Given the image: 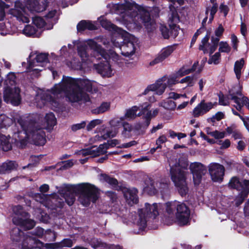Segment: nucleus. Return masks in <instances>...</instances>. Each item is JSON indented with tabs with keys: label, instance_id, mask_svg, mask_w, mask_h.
<instances>
[{
	"label": "nucleus",
	"instance_id": "obj_46",
	"mask_svg": "<svg viewBox=\"0 0 249 249\" xmlns=\"http://www.w3.org/2000/svg\"><path fill=\"white\" fill-rule=\"evenodd\" d=\"M13 123V120L5 115H0V126L6 127L10 126Z\"/></svg>",
	"mask_w": 249,
	"mask_h": 249
},
{
	"label": "nucleus",
	"instance_id": "obj_23",
	"mask_svg": "<svg viewBox=\"0 0 249 249\" xmlns=\"http://www.w3.org/2000/svg\"><path fill=\"white\" fill-rule=\"evenodd\" d=\"M133 36L127 40L124 44H123L120 50L121 53L124 56H130L134 54L136 51V47L134 44Z\"/></svg>",
	"mask_w": 249,
	"mask_h": 249
},
{
	"label": "nucleus",
	"instance_id": "obj_2",
	"mask_svg": "<svg viewBox=\"0 0 249 249\" xmlns=\"http://www.w3.org/2000/svg\"><path fill=\"white\" fill-rule=\"evenodd\" d=\"M59 194L64 198L69 206L75 200V195L79 196V202L84 206H88L91 202L94 203L99 197L98 190L88 183H82L72 188L65 187L58 190Z\"/></svg>",
	"mask_w": 249,
	"mask_h": 249
},
{
	"label": "nucleus",
	"instance_id": "obj_60",
	"mask_svg": "<svg viewBox=\"0 0 249 249\" xmlns=\"http://www.w3.org/2000/svg\"><path fill=\"white\" fill-rule=\"evenodd\" d=\"M221 56V54L220 52H216L213 55L211 58L208 61L209 64H211L213 62L214 64H217L218 63V60L219 59Z\"/></svg>",
	"mask_w": 249,
	"mask_h": 249
},
{
	"label": "nucleus",
	"instance_id": "obj_5",
	"mask_svg": "<svg viewBox=\"0 0 249 249\" xmlns=\"http://www.w3.org/2000/svg\"><path fill=\"white\" fill-rule=\"evenodd\" d=\"M166 212L169 215L175 214L176 222L178 225L184 226L189 222L190 210L183 203L175 201L166 203Z\"/></svg>",
	"mask_w": 249,
	"mask_h": 249
},
{
	"label": "nucleus",
	"instance_id": "obj_42",
	"mask_svg": "<svg viewBox=\"0 0 249 249\" xmlns=\"http://www.w3.org/2000/svg\"><path fill=\"white\" fill-rule=\"evenodd\" d=\"M242 181H240L239 178L236 177H233L230 180L229 183V186L230 188L236 189L240 191Z\"/></svg>",
	"mask_w": 249,
	"mask_h": 249
},
{
	"label": "nucleus",
	"instance_id": "obj_49",
	"mask_svg": "<svg viewBox=\"0 0 249 249\" xmlns=\"http://www.w3.org/2000/svg\"><path fill=\"white\" fill-rule=\"evenodd\" d=\"M159 109L158 108L155 109L153 110L148 111L145 115V118L146 120V126H147L149 124L150 120L152 118L157 116L159 113Z\"/></svg>",
	"mask_w": 249,
	"mask_h": 249
},
{
	"label": "nucleus",
	"instance_id": "obj_15",
	"mask_svg": "<svg viewBox=\"0 0 249 249\" xmlns=\"http://www.w3.org/2000/svg\"><path fill=\"white\" fill-rule=\"evenodd\" d=\"M124 117L114 118L109 121V124L111 129L107 131L106 132L102 135V138L106 140L108 138L115 137L119 132V128L121 127L123 124Z\"/></svg>",
	"mask_w": 249,
	"mask_h": 249
},
{
	"label": "nucleus",
	"instance_id": "obj_48",
	"mask_svg": "<svg viewBox=\"0 0 249 249\" xmlns=\"http://www.w3.org/2000/svg\"><path fill=\"white\" fill-rule=\"evenodd\" d=\"M110 107V103L104 102L100 106V107L95 109V113L100 114L105 112L109 109Z\"/></svg>",
	"mask_w": 249,
	"mask_h": 249
},
{
	"label": "nucleus",
	"instance_id": "obj_10",
	"mask_svg": "<svg viewBox=\"0 0 249 249\" xmlns=\"http://www.w3.org/2000/svg\"><path fill=\"white\" fill-rule=\"evenodd\" d=\"M4 83L7 85L4 91V100L7 103H11L14 106L18 105L21 100L19 94L20 89L18 88H13L8 85L13 86L15 84L14 79H6Z\"/></svg>",
	"mask_w": 249,
	"mask_h": 249
},
{
	"label": "nucleus",
	"instance_id": "obj_32",
	"mask_svg": "<svg viewBox=\"0 0 249 249\" xmlns=\"http://www.w3.org/2000/svg\"><path fill=\"white\" fill-rule=\"evenodd\" d=\"M157 182L155 181L151 178L146 179L145 181V186L144 191L149 195H154L157 192V187L156 185Z\"/></svg>",
	"mask_w": 249,
	"mask_h": 249
},
{
	"label": "nucleus",
	"instance_id": "obj_55",
	"mask_svg": "<svg viewBox=\"0 0 249 249\" xmlns=\"http://www.w3.org/2000/svg\"><path fill=\"white\" fill-rule=\"evenodd\" d=\"M102 123V121L100 119H95L90 121L87 126V129L88 131L91 130L96 125Z\"/></svg>",
	"mask_w": 249,
	"mask_h": 249
},
{
	"label": "nucleus",
	"instance_id": "obj_22",
	"mask_svg": "<svg viewBox=\"0 0 249 249\" xmlns=\"http://www.w3.org/2000/svg\"><path fill=\"white\" fill-rule=\"evenodd\" d=\"M231 99L236 104L234 107L240 112H242L243 107L245 106L249 110V99L241 93L240 97L236 96L233 93L231 94Z\"/></svg>",
	"mask_w": 249,
	"mask_h": 249
},
{
	"label": "nucleus",
	"instance_id": "obj_11",
	"mask_svg": "<svg viewBox=\"0 0 249 249\" xmlns=\"http://www.w3.org/2000/svg\"><path fill=\"white\" fill-rule=\"evenodd\" d=\"M211 179L214 182H221L225 174V167L223 165L216 162H212L208 166Z\"/></svg>",
	"mask_w": 249,
	"mask_h": 249
},
{
	"label": "nucleus",
	"instance_id": "obj_29",
	"mask_svg": "<svg viewBox=\"0 0 249 249\" xmlns=\"http://www.w3.org/2000/svg\"><path fill=\"white\" fill-rule=\"evenodd\" d=\"M27 3L30 5L32 10L38 13L45 10L48 6L47 0H44L42 1V5L40 4L36 0H29Z\"/></svg>",
	"mask_w": 249,
	"mask_h": 249
},
{
	"label": "nucleus",
	"instance_id": "obj_63",
	"mask_svg": "<svg viewBox=\"0 0 249 249\" xmlns=\"http://www.w3.org/2000/svg\"><path fill=\"white\" fill-rule=\"evenodd\" d=\"M169 98L173 99L174 100H177L179 98H186L187 96L185 94H180L174 92H171L169 94Z\"/></svg>",
	"mask_w": 249,
	"mask_h": 249
},
{
	"label": "nucleus",
	"instance_id": "obj_38",
	"mask_svg": "<svg viewBox=\"0 0 249 249\" xmlns=\"http://www.w3.org/2000/svg\"><path fill=\"white\" fill-rule=\"evenodd\" d=\"M0 146L4 151H8L12 149V145L9 142V138L1 135L0 136Z\"/></svg>",
	"mask_w": 249,
	"mask_h": 249
},
{
	"label": "nucleus",
	"instance_id": "obj_64",
	"mask_svg": "<svg viewBox=\"0 0 249 249\" xmlns=\"http://www.w3.org/2000/svg\"><path fill=\"white\" fill-rule=\"evenodd\" d=\"M217 144L220 145L221 149H226L228 148L231 145V142L229 140L226 139L224 141H219Z\"/></svg>",
	"mask_w": 249,
	"mask_h": 249
},
{
	"label": "nucleus",
	"instance_id": "obj_25",
	"mask_svg": "<svg viewBox=\"0 0 249 249\" xmlns=\"http://www.w3.org/2000/svg\"><path fill=\"white\" fill-rule=\"evenodd\" d=\"M166 86V84L163 83L162 80L158 81L155 84L148 86L142 94L146 95L149 91L151 90L156 91L158 95H161L164 92Z\"/></svg>",
	"mask_w": 249,
	"mask_h": 249
},
{
	"label": "nucleus",
	"instance_id": "obj_20",
	"mask_svg": "<svg viewBox=\"0 0 249 249\" xmlns=\"http://www.w3.org/2000/svg\"><path fill=\"white\" fill-rule=\"evenodd\" d=\"M237 88V90L236 91L234 89H232L230 91L229 95H225L222 92H220L218 95V104L219 105L227 106H229L230 103V99H231V94L234 93L236 96L237 95L240 96L242 89V86L240 84H238L234 89Z\"/></svg>",
	"mask_w": 249,
	"mask_h": 249
},
{
	"label": "nucleus",
	"instance_id": "obj_12",
	"mask_svg": "<svg viewBox=\"0 0 249 249\" xmlns=\"http://www.w3.org/2000/svg\"><path fill=\"white\" fill-rule=\"evenodd\" d=\"M189 169L193 175L194 184L198 185L201 182L202 176L206 173V166L200 162H195L190 164Z\"/></svg>",
	"mask_w": 249,
	"mask_h": 249
},
{
	"label": "nucleus",
	"instance_id": "obj_24",
	"mask_svg": "<svg viewBox=\"0 0 249 249\" xmlns=\"http://www.w3.org/2000/svg\"><path fill=\"white\" fill-rule=\"evenodd\" d=\"M38 120L35 121V122H39V126H41L42 128L46 129H51L56 124V118L53 113H49L46 114L44 120V123L40 124V120L39 117H37Z\"/></svg>",
	"mask_w": 249,
	"mask_h": 249
},
{
	"label": "nucleus",
	"instance_id": "obj_47",
	"mask_svg": "<svg viewBox=\"0 0 249 249\" xmlns=\"http://www.w3.org/2000/svg\"><path fill=\"white\" fill-rule=\"evenodd\" d=\"M35 215H36L37 219L44 223H47L48 221L49 216L44 213L41 212L40 209H38Z\"/></svg>",
	"mask_w": 249,
	"mask_h": 249
},
{
	"label": "nucleus",
	"instance_id": "obj_16",
	"mask_svg": "<svg viewBox=\"0 0 249 249\" xmlns=\"http://www.w3.org/2000/svg\"><path fill=\"white\" fill-rule=\"evenodd\" d=\"M15 9L10 10V14L17 18V20L23 23H29L30 21L24 6L20 2H16Z\"/></svg>",
	"mask_w": 249,
	"mask_h": 249
},
{
	"label": "nucleus",
	"instance_id": "obj_18",
	"mask_svg": "<svg viewBox=\"0 0 249 249\" xmlns=\"http://www.w3.org/2000/svg\"><path fill=\"white\" fill-rule=\"evenodd\" d=\"M107 146L106 144L100 145L99 147L93 146L90 148L82 149L78 151L80 156H90L91 157L98 156L107 152Z\"/></svg>",
	"mask_w": 249,
	"mask_h": 249
},
{
	"label": "nucleus",
	"instance_id": "obj_9",
	"mask_svg": "<svg viewBox=\"0 0 249 249\" xmlns=\"http://www.w3.org/2000/svg\"><path fill=\"white\" fill-rule=\"evenodd\" d=\"M14 215L12 221L14 224L19 225L26 230L32 229L35 226V222L30 219V214L19 205L13 209Z\"/></svg>",
	"mask_w": 249,
	"mask_h": 249
},
{
	"label": "nucleus",
	"instance_id": "obj_7",
	"mask_svg": "<svg viewBox=\"0 0 249 249\" xmlns=\"http://www.w3.org/2000/svg\"><path fill=\"white\" fill-rule=\"evenodd\" d=\"M49 186L44 184L39 187V191L42 193L36 194L35 196V200L43 204L46 207L53 209L57 208H61L64 205V202L61 199L58 198L55 194L47 195L43 194L48 191Z\"/></svg>",
	"mask_w": 249,
	"mask_h": 249
},
{
	"label": "nucleus",
	"instance_id": "obj_13",
	"mask_svg": "<svg viewBox=\"0 0 249 249\" xmlns=\"http://www.w3.org/2000/svg\"><path fill=\"white\" fill-rule=\"evenodd\" d=\"M35 54V53L34 52H32L27 59L28 65L26 70L25 71L22 72L24 77H27V78H38L41 76V72L43 70L34 68L37 65L35 64L34 59H31Z\"/></svg>",
	"mask_w": 249,
	"mask_h": 249
},
{
	"label": "nucleus",
	"instance_id": "obj_39",
	"mask_svg": "<svg viewBox=\"0 0 249 249\" xmlns=\"http://www.w3.org/2000/svg\"><path fill=\"white\" fill-rule=\"evenodd\" d=\"M22 235L23 232L17 227L13 228L10 232L11 239L16 242L19 241L22 238Z\"/></svg>",
	"mask_w": 249,
	"mask_h": 249
},
{
	"label": "nucleus",
	"instance_id": "obj_36",
	"mask_svg": "<svg viewBox=\"0 0 249 249\" xmlns=\"http://www.w3.org/2000/svg\"><path fill=\"white\" fill-rule=\"evenodd\" d=\"M83 63L78 58L73 57L71 61L67 62V64L68 67L74 70H82Z\"/></svg>",
	"mask_w": 249,
	"mask_h": 249
},
{
	"label": "nucleus",
	"instance_id": "obj_28",
	"mask_svg": "<svg viewBox=\"0 0 249 249\" xmlns=\"http://www.w3.org/2000/svg\"><path fill=\"white\" fill-rule=\"evenodd\" d=\"M90 40L89 41H90ZM88 42V45L84 43L80 44L77 46V51L78 56L81 58L82 62H86L89 60V46Z\"/></svg>",
	"mask_w": 249,
	"mask_h": 249
},
{
	"label": "nucleus",
	"instance_id": "obj_14",
	"mask_svg": "<svg viewBox=\"0 0 249 249\" xmlns=\"http://www.w3.org/2000/svg\"><path fill=\"white\" fill-rule=\"evenodd\" d=\"M115 31V33L111 39V41L113 46L120 49L123 44L132 37L128 32L121 28H117Z\"/></svg>",
	"mask_w": 249,
	"mask_h": 249
},
{
	"label": "nucleus",
	"instance_id": "obj_62",
	"mask_svg": "<svg viewBox=\"0 0 249 249\" xmlns=\"http://www.w3.org/2000/svg\"><path fill=\"white\" fill-rule=\"evenodd\" d=\"M157 187V192L160 191L162 192L164 189H166L168 187V183L167 182H159L156 183Z\"/></svg>",
	"mask_w": 249,
	"mask_h": 249
},
{
	"label": "nucleus",
	"instance_id": "obj_50",
	"mask_svg": "<svg viewBox=\"0 0 249 249\" xmlns=\"http://www.w3.org/2000/svg\"><path fill=\"white\" fill-rule=\"evenodd\" d=\"M33 23L36 26L37 28H42L46 24V22L42 18L36 17L33 19Z\"/></svg>",
	"mask_w": 249,
	"mask_h": 249
},
{
	"label": "nucleus",
	"instance_id": "obj_17",
	"mask_svg": "<svg viewBox=\"0 0 249 249\" xmlns=\"http://www.w3.org/2000/svg\"><path fill=\"white\" fill-rule=\"evenodd\" d=\"M140 18L145 28L149 32L152 31L155 28V21L152 19L150 13L143 7L139 9Z\"/></svg>",
	"mask_w": 249,
	"mask_h": 249
},
{
	"label": "nucleus",
	"instance_id": "obj_54",
	"mask_svg": "<svg viewBox=\"0 0 249 249\" xmlns=\"http://www.w3.org/2000/svg\"><path fill=\"white\" fill-rule=\"evenodd\" d=\"M240 191L248 195L249 193V180L244 179L242 181Z\"/></svg>",
	"mask_w": 249,
	"mask_h": 249
},
{
	"label": "nucleus",
	"instance_id": "obj_6",
	"mask_svg": "<svg viewBox=\"0 0 249 249\" xmlns=\"http://www.w3.org/2000/svg\"><path fill=\"white\" fill-rule=\"evenodd\" d=\"M171 179L174 185L181 196H185L188 192L189 188L186 181L187 172L181 169L179 165H171Z\"/></svg>",
	"mask_w": 249,
	"mask_h": 249
},
{
	"label": "nucleus",
	"instance_id": "obj_8",
	"mask_svg": "<svg viewBox=\"0 0 249 249\" xmlns=\"http://www.w3.org/2000/svg\"><path fill=\"white\" fill-rule=\"evenodd\" d=\"M160 204L154 203L152 205L146 203L144 208L139 210L138 218L135 222L140 229H143L146 225L147 218H155L159 214Z\"/></svg>",
	"mask_w": 249,
	"mask_h": 249
},
{
	"label": "nucleus",
	"instance_id": "obj_21",
	"mask_svg": "<svg viewBox=\"0 0 249 249\" xmlns=\"http://www.w3.org/2000/svg\"><path fill=\"white\" fill-rule=\"evenodd\" d=\"M217 103H212V102L205 103L204 100L197 105L193 111V115L195 117H198L202 116L208 112L214 106H216Z\"/></svg>",
	"mask_w": 249,
	"mask_h": 249
},
{
	"label": "nucleus",
	"instance_id": "obj_44",
	"mask_svg": "<svg viewBox=\"0 0 249 249\" xmlns=\"http://www.w3.org/2000/svg\"><path fill=\"white\" fill-rule=\"evenodd\" d=\"M124 130L122 131V135L125 138H128L130 136V133L133 131L134 128L128 123H124L123 124Z\"/></svg>",
	"mask_w": 249,
	"mask_h": 249
},
{
	"label": "nucleus",
	"instance_id": "obj_51",
	"mask_svg": "<svg viewBox=\"0 0 249 249\" xmlns=\"http://www.w3.org/2000/svg\"><path fill=\"white\" fill-rule=\"evenodd\" d=\"M231 48L227 42L221 41L219 43V52L229 53L231 52Z\"/></svg>",
	"mask_w": 249,
	"mask_h": 249
},
{
	"label": "nucleus",
	"instance_id": "obj_34",
	"mask_svg": "<svg viewBox=\"0 0 249 249\" xmlns=\"http://www.w3.org/2000/svg\"><path fill=\"white\" fill-rule=\"evenodd\" d=\"M18 167V164L13 161H7L2 163L0 166V174H6L12 170H15Z\"/></svg>",
	"mask_w": 249,
	"mask_h": 249
},
{
	"label": "nucleus",
	"instance_id": "obj_52",
	"mask_svg": "<svg viewBox=\"0 0 249 249\" xmlns=\"http://www.w3.org/2000/svg\"><path fill=\"white\" fill-rule=\"evenodd\" d=\"M209 38V35H206L202 38L201 42V43L199 46V50L203 51L204 53H207V50L205 48V46L208 43Z\"/></svg>",
	"mask_w": 249,
	"mask_h": 249
},
{
	"label": "nucleus",
	"instance_id": "obj_35",
	"mask_svg": "<svg viewBox=\"0 0 249 249\" xmlns=\"http://www.w3.org/2000/svg\"><path fill=\"white\" fill-rule=\"evenodd\" d=\"M35 54L32 57L31 59H34L35 64L48 63L49 62V53H37V52H34Z\"/></svg>",
	"mask_w": 249,
	"mask_h": 249
},
{
	"label": "nucleus",
	"instance_id": "obj_56",
	"mask_svg": "<svg viewBox=\"0 0 249 249\" xmlns=\"http://www.w3.org/2000/svg\"><path fill=\"white\" fill-rule=\"evenodd\" d=\"M178 29L179 27H177L176 25H173L171 26L169 32L170 36L173 38H176L178 35Z\"/></svg>",
	"mask_w": 249,
	"mask_h": 249
},
{
	"label": "nucleus",
	"instance_id": "obj_61",
	"mask_svg": "<svg viewBox=\"0 0 249 249\" xmlns=\"http://www.w3.org/2000/svg\"><path fill=\"white\" fill-rule=\"evenodd\" d=\"M167 138L164 135L160 136L156 140L157 148H161V144L165 143L167 141Z\"/></svg>",
	"mask_w": 249,
	"mask_h": 249
},
{
	"label": "nucleus",
	"instance_id": "obj_33",
	"mask_svg": "<svg viewBox=\"0 0 249 249\" xmlns=\"http://www.w3.org/2000/svg\"><path fill=\"white\" fill-rule=\"evenodd\" d=\"M96 29V26L89 20H82L77 25V30L78 32H83L86 30L92 31Z\"/></svg>",
	"mask_w": 249,
	"mask_h": 249
},
{
	"label": "nucleus",
	"instance_id": "obj_57",
	"mask_svg": "<svg viewBox=\"0 0 249 249\" xmlns=\"http://www.w3.org/2000/svg\"><path fill=\"white\" fill-rule=\"evenodd\" d=\"M248 195L242 192L238 195L236 198V204L237 206L240 205L244 199L247 197Z\"/></svg>",
	"mask_w": 249,
	"mask_h": 249
},
{
	"label": "nucleus",
	"instance_id": "obj_30",
	"mask_svg": "<svg viewBox=\"0 0 249 249\" xmlns=\"http://www.w3.org/2000/svg\"><path fill=\"white\" fill-rule=\"evenodd\" d=\"M124 196L130 205L137 203L138 201L137 190L136 189H127L124 193Z\"/></svg>",
	"mask_w": 249,
	"mask_h": 249
},
{
	"label": "nucleus",
	"instance_id": "obj_4",
	"mask_svg": "<svg viewBox=\"0 0 249 249\" xmlns=\"http://www.w3.org/2000/svg\"><path fill=\"white\" fill-rule=\"evenodd\" d=\"M18 122L23 130L19 133L25 135L28 141H32L36 145H43L46 143L44 129L39 126L38 122L27 118H20Z\"/></svg>",
	"mask_w": 249,
	"mask_h": 249
},
{
	"label": "nucleus",
	"instance_id": "obj_37",
	"mask_svg": "<svg viewBox=\"0 0 249 249\" xmlns=\"http://www.w3.org/2000/svg\"><path fill=\"white\" fill-rule=\"evenodd\" d=\"M99 179L100 181L107 183L112 186H116L118 184V181L116 179L105 174H100Z\"/></svg>",
	"mask_w": 249,
	"mask_h": 249
},
{
	"label": "nucleus",
	"instance_id": "obj_43",
	"mask_svg": "<svg viewBox=\"0 0 249 249\" xmlns=\"http://www.w3.org/2000/svg\"><path fill=\"white\" fill-rule=\"evenodd\" d=\"M140 109V107L133 106L131 108L126 110L124 118H128L129 119H134L136 116V112Z\"/></svg>",
	"mask_w": 249,
	"mask_h": 249
},
{
	"label": "nucleus",
	"instance_id": "obj_59",
	"mask_svg": "<svg viewBox=\"0 0 249 249\" xmlns=\"http://www.w3.org/2000/svg\"><path fill=\"white\" fill-rule=\"evenodd\" d=\"M86 123L85 121H83L80 123L74 124L71 125V129L73 131H76L86 126Z\"/></svg>",
	"mask_w": 249,
	"mask_h": 249
},
{
	"label": "nucleus",
	"instance_id": "obj_3",
	"mask_svg": "<svg viewBox=\"0 0 249 249\" xmlns=\"http://www.w3.org/2000/svg\"><path fill=\"white\" fill-rule=\"evenodd\" d=\"M89 44L91 47V49L93 50V55H95L94 57L97 59L101 58L105 59L104 61H102L99 63L94 64V69L102 77H111L113 75L112 69L109 60L111 58L113 60L114 59H117L119 55L114 53H108L101 45L94 40H90Z\"/></svg>",
	"mask_w": 249,
	"mask_h": 249
},
{
	"label": "nucleus",
	"instance_id": "obj_53",
	"mask_svg": "<svg viewBox=\"0 0 249 249\" xmlns=\"http://www.w3.org/2000/svg\"><path fill=\"white\" fill-rule=\"evenodd\" d=\"M160 31L164 39H168L170 37V30L166 26L161 24L160 27Z\"/></svg>",
	"mask_w": 249,
	"mask_h": 249
},
{
	"label": "nucleus",
	"instance_id": "obj_41",
	"mask_svg": "<svg viewBox=\"0 0 249 249\" xmlns=\"http://www.w3.org/2000/svg\"><path fill=\"white\" fill-rule=\"evenodd\" d=\"M37 29L36 27L30 25L25 26L23 33L27 36H34L36 33Z\"/></svg>",
	"mask_w": 249,
	"mask_h": 249
},
{
	"label": "nucleus",
	"instance_id": "obj_31",
	"mask_svg": "<svg viewBox=\"0 0 249 249\" xmlns=\"http://www.w3.org/2000/svg\"><path fill=\"white\" fill-rule=\"evenodd\" d=\"M72 246V241L69 239H65L60 242L51 244H47L46 247L51 249H62L63 247H71Z\"/></svg>",
	"mask_w": 249,
	"mask_h": 249
},
{
	"label": "nucleus",
	"instance_id": "obj_40",
	"mask_svg": "<svg viewBox=\"0 0 249 249\" xmlns=\"http://www.w3.org/2000/svg\"><path fill=\"white\" fill-rule=\"evenodd\" d=\"M245 61L244 58H241L239 60H237L234 66V71L236 74V78H240L241 71L244 65Z\"/></svg>",
	"mask_w": 249,
	"mask_h": 249
},
{
	"label": "nucleus",
	"instance_id": "obj_19",
	"mask_svg": "<svg viewBox=\"0 0 249 249\" xmlns=\"http://www.w3.org/2000/svg\"><path fill=\"white\" fill-rule=\"evenodd\" d=\"M203 66L198 67V62H195L191 68L187 69L185 66L181 68L176 73V75L169 78H178L195 71L196 74H199L202 71Z\"/></svg>",
	"mask_w": 249,
	"mask_h": 249
},
{
	"label": "nucleus",
	"instance_id": "obj_1",
	"mask_svg": "<svg viewBox=\"0 0 249 249\" xmlns=\"http://www.w3.org/2000/svg\"><path fill=\"white\" fill-rule=\"evenodd\" d=\"M62 79L58 84L55 85L52 90L45 92L39 89L36 95L35 100L36 106L42 107L47 102L53 101V98H59L64 94L69 101L75 103L90 102L89 95L84 90L91 93L96 92V89H93L92 84L88 79Z\"/></svg>",
	"mask_w": 249,
	"mask_h": 249
},
{
	"label": "nucleus",
	"instance_id": "obj_27",
	"mask_svg": "<svg viewBox=\"0 0 249 249\" xmlns=\"http://www.w3.org/2000/svg\"><path fill=\"white\" fill-rule=\"evenodd\" d=\"M174 50L175 47L174 46H168L164 48L162 50L159 56L150 62V65H154V64L162 62L169 56L173 52Z\"/></svg>",
	"mask_w": 249,
	"mask_h": 249
},
{
	"label": "nucleus",
	"instance_id": "obj_26",
	"mask_svg": "<svg viewBox=\"0 0 249 249\" xmlns=\"http://www.w3.org/2000/svg\"><path fill=\"white\" fill-rule=\"evenodd\" d=\"M42 243L35 238L30 236L26 237L22 242V249H33L36 248H40Z\"/></svg>",
	"mask_w": 249,
	"mask_h": 249
},
{
	"label": "nucleus",
	"instance_id": "obj_45",
	"mask_svg": "<svg viewBox=\"0 0 249 249\" xmlns=\"http://www.w3.org/2000/svg\"><path fill=\"white\" fill-rule=\"evenodd\" d=\"M100 23L102 27L106 30H113L115 31L117 28H119L116 25L112 24L111 22L107 19H103L100 21Z\"/></svg>",
	"mask_w": 249,
	"mask_h": 249
},
{
	"label": "nucleus",
	"instance_id": "obj_58",
	"mask_svg": "<svg viewBox=\"0 0 249 249\" xmlns=\"http://www.w3.org/2000/svg\"><path fill=\"white\" fill-rule=\"evenodd\" d=\"M226 136V133L224 131H219L218 130H214L213 131L212 137L216 139H220L224 138Z\"/></svg>",
	"mask_w": 249,
	"mask_h": 249
}]
</instances>
